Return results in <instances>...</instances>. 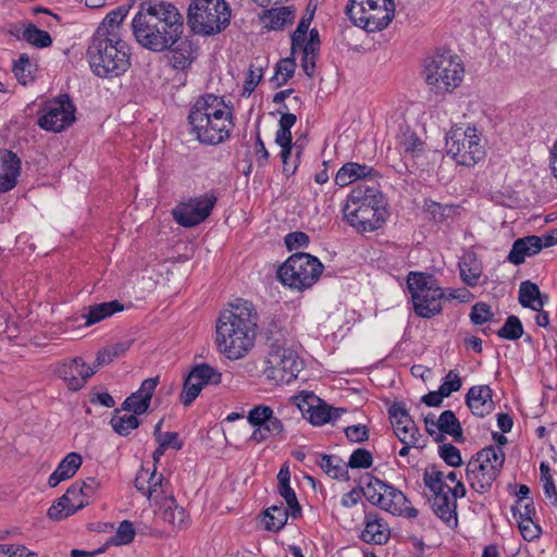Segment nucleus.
<instances>
[{
	"label": "nucleus",
	"mask_w": 557,
	"mask_h": 557,
	"mask_svg": "<svg viewBox=\"0 0 557 557\" xmlns=\"http://www.w3.org/2000/svg\"><path fill=\"white\" fill-rule=\"evenodd\" d=\"M131 27L135 40L143 48L162 52L173 47L182 37L184 20L173 3L150 0L140 4Z\"/></svg>",
	"instance_id": "nucleus-1"
},
{
	"label": "nucleus",
	"mask_w": 557,
	"mask_h": 557,
	"mask_svg": "<svg viewBox=\"0 0 557 557\" xmlns=\"http://www.w3.org/2000/svg\"><path fill=\"white\" fill-rule=\"evenodd\" d=\"M258 313L253 305L238 299L231 309L220 313L216 322L218 350L231 360L245 357L253 347Z\"/></svg>",
	"instance_id": "nucleus-2"
},
{
	"label": "nucleus",
	"mask_w": 557,
	"mask_h": 557,
	"mask_svg": "<svg viewBox=\"0 0 557 557\" xmlns=\"http://www.w3.org/2000/svg\"><path fill=\"white\" fill-rule=\"evenodd\" d=\"M190 134L205 145H219L230 136L233 127L232 110L223 98L213 94L200 96L189 110Z\"/></svg>",
	"instance_id": "nucleus-3"
},
{
	"label": "nucleus",
	"mask_w": 557,
	"mask_h": 557,
	"mask_svg": "<svg viewBox=\"0 0 557 557\" xmlns=\"http://www.w3.org/2000/svg\"><path fill=\"white\" fill-rule=\"evenodd\" d=\"M347 223L359 233L382 227L387 218L386 201L377 182L358 183L350 191L343 209Z\"/></svg>",
	"instance_id": "nucleus-4"
},
{
	"label": "nucleus",
	"mask_w": 557,
	"mask_h": 557,
	"mask_svg": "<svg viewBox=\"0 0 557 557\" xmlns=\"http://www.w3.org/2000/svg\"><path fill=\"white\" fill-rule=\"evenodd\" d=\"M92 72L99 77H117L129 67V47L121 37L94 36L87 50Z\"/></svg>",
	"instance_id": "nucleus-5"
},
{
	"label": "nucleus",
	"mask_w": 557,
	"mask_h": 557,
	"mask_svg": "<svg viewBox=\"0 0 557 557\" xmlns=\"http://www.w3.org/2000/svg\"><path fill=\"white\" fill-rule=\"evenodd\" d=\"M407 286L411 295L414 312L423 319H431L440 314L443 310L442 304L444 299L458 297L454 293L446 296L444 290L437 285L434 276L422 272H410L407 277Z\"/></svg>",
	"instance_id": "nucleus-6"
},
{
	"label": "nucleus",
	"mask_w": 557,
	"mask_h": 557,
	"mask_svg": "<svg viewBox=\"0 0 557 557\" xmlns=\"http://www.w3.org/2000/svg\"><path fill=\"white\" fill-rule=\"evenodd\" d=\"M231 20V8L225 0H193L187 22L193 32L213 35L225 29Z\"/></svg>",
	"instance_id": "nucleus-7"
},
{
	"label": "nucleus",
	"mask_w": 557,
	"mask_h": 557,
	"mask_svg": "<svg viewBox=\"0 0 557 557\" xmlns=\"http://www.w3.org/2000/svg\"><path fill=\"white\" fill-rule=\"evenodd\" d=\"M324 265L314 256L306 252L292 255L278 267V281L292 289L304 290L312 287L322 274Z\"/></svg>",
	"instance_id": "nucleus-8"
},
{
	"label": "nucleus",
	"mask_w": 557,
	"mask_h": 557,
	"mask_svg": "<svg viewBox=\"0 0 557 557\" xmlns=\"http://www.w3.org/2000/svg\"><path fill=\"white\" fill-rule=\"evenodd\" d=\"M360 491L361 495H363L371 504L376 505L386 511L401 515L410 519L418 517V509L411 506L410 500L400 490L375 476H370L366 486L361 487Z\"/></svg>",
	"instance_id": "nucleus-9"
},
{
	"label": "nucleus",
	"mask_w": 557,
	"mask_h": 557,
	"mask_svg": "<svg viewBox=\"0 0 557 557\" xmlns=\"http://www.w3.org/2000/svg\"><path fill=\"white\" fill-rule=\"evenodd\" d=\"M425 82L438 91H450L462 81L463 67L450 51L436 52L424 69Z\"/></svg>",
	"instance_id": "nucleus-10"
},
{
	"label": "nucleus",
	"mask_w": 557,
	"mask_h": 557,
	"mask_svg": "<svg viewBox=\"0 0 557 557\" xmlns=\"http://www.w3.org/2000/svg\"><path fill=\"white\" fill-rule=\"evenodd\" d=\"M446 147L455 161L466 166L474 165L485 154L484 144L472 126L453 128L446 138Z\"/></svg>",
	"instance_id": "nucleus-11"
},
{
	"label": "nucleus",
	"mask_w": 557,
	"mask_h": 557,
	"mask_svg": "<svg viewBox=\"0 0 557 557\" xmlns=\"http://www.w3.org/2000/svg\"><path fill=\"white\" fill-rule=\"evenodd\" d=\"M423 481L433 495L434 513L447 525H457V502L449 496V491H445L447 484L444 481L443 472L435 468L425 470Z\"/></svg>",
	"instance_id": "nucleus-12"
},
{
	"label": "nucleus",
	"mask_w": 557,
	"mask_h": 557,
	"mask_svg": "<svg viewBox=\"0 0 557 557\" xmlns=\"http://www.w3.org/2000/svg\"><path fill=\"white\" fill-rule=\"evenodd\" d=\"M216 201L218 197L213 191L190 197L172 210L173 219L184 227L197 226L210 216Z\"/></svg>",
	"instance_id": "nucleus-13"
},
{
	"label": "nucleus",
	"mask_w": 557,
	"mask_h": 557,
	"mask_svg": "<svg viewBox=\"0 0 557 557\" xmlns=\"http://www.w3.org/2000/svg\"><path fill=\"white\" fill-rule=\"evenodd\" d=\"M75 111L70 96L60 95L46 103L44 114L38 119V125L49 132H62L74 123Z\"/></svg>",
	"instance_id": "nucleus-14"
},
{
	"label": "nucleus",
	"mask_w": 557,
	"mask_h": 557,
	"mask_svg": "<svg viewBox=\"0 0 557 557\" xmlns=\"http://www.w3.org/2000/svg\"><path fill=\"white\" fill-rule=\"evenodd\" d=\"M222 382V373L208 363L195 366L184 380L180 395L181 403L188 407L199 396L206 385H219Z\"/></svg>",
	"instance_id": "nucleus-15"
},
{
	"label": "nucleus",
	"mask_w": 557,
	"mask_h": 557,
	"mask_svg": "<svg viewBox=\"0 0 557 557\" xmlns=\"http://www.w3.org/2000/svg\"><path fill=\"white\" fill-rule=\"evenodd\" d=\"M267 363L275 375H280L281 381L286 382L297 376L301 364L294 349L278 345L277 343L270 344Z\"/></svg>",
	"instance_id": "nucleus-16"
},
{
	"label": "nucleus",
	"mask_w": 557,
	"mask_h": 557,
	"mask_svg": "<svg viewBox=\"0 0 557 557\" xmlns=\"http://www.w3.org/2000/svg\"><path fill=\"white\" fill-rule=\"evenodd\" d=\"M298 408L304 417H307L313 425H323L327 422H333L345 411L343 408H335L327 405L313 393L302 395Z\"/></svg>",
	"instance_id": "nucleus-17"
},
{
	"label": "nucleus",
	"mask_w": 557,
	"mask_h": 557,
	"mask_svg": "<svg viewBox=\"0 0 557 557\" xmlns=\"http://www.w3.org/2000/svg\"><path fill=\"white\" fill-rule=\"evenodd\" d=\"M55 373L65 382L69 389L75 392L85 386L87 380L96 373V369L87 366L82 357H75L60 363Z\"/></svg>",
	"instance_id": "nucleus-18"
},
{
	"label": "nucleus",
	"mask_w": 557,
	"mask_h": 557,
	"mask_svg": "<svg viewBox=\"0 0 557 557\" xmlns=\"http://www.w3.org/2000/svg\"><path fill=\"white\" fill-rule=\"evenodd\" d=\"M394 433L403 444H418L421 434L405 406L394 403L388 408Z\"/></svg>",
	"instance_id": "nucleus-19"
},
{
	"label": "nucleus",
	"mask_w": 557,
	"mask_h": 557,
	"mask_svg": "<svg viewBox=\"0 0 557 557\" xmlns=\"http://www.w3.org/2000/svg\"><path fill=\"white\" fill-rule=\"evenodd\" d=\"M82 487L74 482L63 496L58 498L48 509V517L52 520H62L88 506Z\"/></svg>",
	"instance_id": "nucleus-20"
},
{
	"label": "nucleus",
	"mask_w": 557,
	"mask_h": 557,
	"mask_svg": "<svg viewBox=\"0 0 557 557\" xmlns=\"http://www.w3.org/2000/svg\"><path fill=\"white\" fill-rule=\"evenodd\" d=\"M505 462V453L500 447L488 446L475 454L468 465L466 470H473L474 472H484L490 474L495 472V478H498Z\"/></svg>",
	"instance_id": "nucleus-21"
},
{
	"label": "nucleus",
	"mask_w": 557,
	"mask_h": 557,
	"mask_svg": "<svg viewBox=\"0 0 557 557\" xmlns=\"http://www.w3.org/2000/svg\"><path fill=\"white\" fill-rule=\"evenodd\" d=\"M252 426L260 425L270 437L282 438L284 434L283 422L274 416L273 409L265 405L255 406L247 416Z\"/></svg>",
	"instance_id": "nucleus-22"
},
{
	"label": "nucleus",
	"mask_w": 557,
	"mask_h": 557,
	"mask_svg": "<svg viewBox=\"0 0 557 557\" xmlns=\"http://www.w3.org/2000/svg\"><path fill=\"white\" fill-rule=\"evenodd\" d=\"M379 176L376 170L367 164H360L357 162L345 163L336 173L335 183L345 187L349 184L360 181L359 183L372 184L376 182Z\"/></svg>",
	"instance_id": "nucleus-23"
},
{
	"label": "nucleus",
	"mask_w": 557,
	"mask_h": 557,
	"mask_svg": "<svg viewBox=\"0 0 557 557\" xmlns=\"http://www.w3.org/2000/svg\"><path fill=\"white\" fill-rule=\"evenodd\" d=\"M466 404L476 417L490 414L495 409L492 388L488 385L470 387L466 395Z\"/></svg>",
	"instance_id": "nucleus-24"
},
{
	"label": "nucleus",
	"mask_w": 557,
	"mask_h": 557,
	"mask_svg": "<svg viewBox=\"0 0 557 557\" xmlns=\"http://www.w3.org/2000/svg\"><path fill=\"white\" fill-rule=\"evenodd\" d=\"M395 13L394 0L391 3H382L374 8L373 11L369 12L366 17L357 16L358 23L356 26L362 29L373 33L386 28L392 22Z\"/></svg>",
	"instance_id": "nucleus-25"
},
{
	"label": "nucleus",
	"mask_w": 557,
	"mask_h": 557,
	"mask_svg": "<svg viewBox=\"0 0 557 557\" xmlns=\"http://www.w3.org/2000/svg\"><path fill=\"white\" fill-rule=\"evenodd\" d=\"M396 149L405 160L419 158L425 149V144L407 125H401L396 135Z\"/></svg>",
	"instance_id": "nucleus-26"
},
{
	"label": "nucleus",
	"mask_w": 557,
	"mask_h": 557,
	"mask_svg": "<svg viewBox=\"0 0 557 557\" xmlns=\"http://www.w3.org/2000/svg\"><path fill=\"white\" fill-rule=\"evenodd\" d=\"M0 193L11 190L21 171V160L10 150H3L0 158Z\"/></svg>",
	"instance_id": "nucleus-27"
},
{
	"label": "nucleus",
	"mask_w": 557,
	"mask_h": 557,
	"mask_svg": "<svg viewBox=\"0 0 557 557\" xmlns=\"http://www.w3.org/2000/svg\"><path fill=\"white\" fill-rule=\"evenodd\" d=\"M543 248V240L540 236L530 235L518 238L513 242L511 250L507 257L508 261L515 265H520L527 257L539 253Z\"/></svg>",
	"instance_id": "nucleus-28"
},
{
	"label": "nucleus",
	"mask_w": 557,
	"mask_h": 557,
	"mask_svg": "<svg viewBox=\"0 0 557 557\" xmlns=\"http://www.w3.org/2000/svg\"><path fill=\"white\" fill-rule=\"evenodd\" d=\"M294 7L267 9L259 14L263 28L268 30H283L286 25H290L294 22Z\"/></svg>",
	"instance_id": "nucleus-29"
},
{
	"label": "nucleus",
	"mask_w": 557,
	"mask_h": 557,
	"mask_svg": "<svg viewBox=\"0 0 557 557\" xmlns=\"http://www.w3.org/2000/svg\"><path fill=\"white\" fill-rule=\"evenodd\" d=\"M364 530L360 539L364 543L382 545L388 540V529L377 513L367 512L364 516Z\"/></svg>",
	"instance_id": "nucleus-30"
},
{
	"label": "nucleus",
	"mask_w": 557,
	"mask_h": 557,
	"mask_svg": "<svg viewBox=\"0 0 557 557\" xmlns=\"http://www.w3.org/2000/svg\"><path fill=\"white\" fill-rule=\"evenodd\" d=\"M83 462L82 456L78 453H69L58 465L57 469L50 474L48 484L50 487H55L62 481L71 479L75 475Z\"/></svg>",
	"instance_id": "nucleus-31"
},
{
	"label": "nucleus",
	"mask_w": 557,
	"mask_h": 557,
	"mask_svg": "<svg viewBox=\"0 0 557 557\" xmlns=\"http://www.w3.org/2000/svg\"><path fill=\"white\" fill-rule=\"evenodd\" d=\"M290 472L287 466L281 468L277 474V491L285 499L290 517L297 519L301 516V507L297 500L295 491L289 485Z\"/></svg>",
	"instance_id": "nucleus-32"
},
{
	"label": "nucleus",
	"mask_w": 557,
	"mask_h": 557,
	"mask_svg": "<svg viewBox=\"0 0 557 557\" xmlns=\"http://www.w3.org/2000/svg\"><path fill=\"white\" fill-rule=\"evenodd\" d=\"M170 63L175 70H184L188 67L195 59L197 47L188 39H178L171 48Z\"/></svg>",
	"instance_id": "nucleus-33"
},
{
	"label": "nucleus",
	"mask_w": 557,
	"mask_h": 557,
	"mask_svg": "<svg viewBox=\"0 0 557 557\" xmlns=\"http://www.w3.org/2000/svg\"><path fill=\"white\" fill-rule=\"evenodd\" d=\"M518 300L522 307L540 311L548 300V296L542 295L535 283L523 281L519 286Z\"/></svg>",
	"instance_id": "nucleus-34"
},
{
	"label": "nucleus",
	"mask_w": 557,
	"mask_h": 557,
	"mask_svg": "<svg viewBox=\"0 0 557 557\" xmlns=\"http://www.w3.org/2000/svg\"><path fill=\"white\" fill-rule=\"evenodd\" d=\"M128 13V8L122 5L107 14L102 23L98 26L94 36L97 37H121L120 27Z\"/></svg>",
	"instance_id": "nucleus-35"
},
{
	"label": "nucleus",
	"mask_w": 557,
	"mask_h": 557,
	"mask_svg": "<svg viewBox=\"0 0 557 557\" xmlns=\"http://www.w3.org/2000/svg\"><path fill=\"white\" fill-rule=\"evenodd\" d=\"M460 277L465 284L474 287L482 275V263L475 253H466L459 261Z\"/></svg>",
	"instance_id": "nucleus-36"
},
{
	"label": "nucleus",
	"mask_w": 557,
	"mask_h": 557,
	"mask_svg": "<svg viewBox=\"0 0 557 557\" xmlns=\"http://www.w3.org/2000/svg\"><path fill=\"white\" fill-rule=\"evenodd\" d=\"M123 309V305L117 300L91 305L88 307L87 313L83 315L86 319L85 326L98 323Z\"/></svg>",
	"instance_id": "nucleus-37"
},
{
	"label": "nucleus",
	"mask_w": 557,
	"mask_h": 557,
	"mask_svg": "<svg viewBox=\"0 0 557 557\" xmlns=\"http://www.w3.org/2000/svg\"><path fill=\"white\" fill-rule=\"evenodd\" d=\"M122 411H124L122 407L114 410L110 425L119 435L127 436L140 425V420L134 413H122Z\"/></svg>",
	"instance_id": "nucleus-38"
},
{
	"label": "nucleus",
	"mask_w": 557,
	"mask_h": 557,
	"mask_svg": "<svg viewBox=\"0 0 557 557\" xmlns=\"http://www.w3.org/2000/svg\"><path fill=\"white\" fill-rule=\"evenodd\" d=\"M436 429L454 437L457 443L463 442L462 428L454 411L445 410L436 421Z\"/></svg>",
	"instance_id": "nucleus-39"
},
{
	"label": "nucleus",
	"mask_w": 557,
	"mask_h": 557,
	"mask_svg": "<svg viewBox=\"0 0 557 557\" xmlns=\"http://www.w3.org/2000/svg\"><path fill=\"white\" fill-rule=\"evenodd\" d=\"M289 510L283 504L271 506L264 511V528L268 531L278 532L287 522Z\"/></svg>",
	"instance_id": "nucleus-40"
},
{
	"label": "nucleus",
	"mask_w": 557,
	"mask_h": 557,
	"mask_svg": "<svg viewBox=\"0 0 557 557\" xmlns=\"http://www.w3.org/2000/svg\"><path fill=\"white\" fill-rule=\"evenodd\" d=\"M320 468L333 479H348L347 463L338 456L320 455Z\"/></svg>",
	"instance_id": "nucleus-41"
},
{
	"label": "nucleus",
	"mask_w": 557,
	"mask_h": 557,
	"mask_svg": "<svg viewBox=\"0 0 557 557\" xmlns=\"http://www.w3.org/2000/svg\"><path fill=\"white\" fill-rule=\"evenodd\" d=\"M381 2L386 3V0H349L346 7V14L356 25L358 23L357 16L366 17L374 8L381 5ZM388 3H391V0H387Z\"/></svg>",
	"instance_id": "nucleus-42"
},
{
	"label": "nucleus",
	"mask_w": 557,
	"mask_h": 557,
	"mask_svg": "<svg viewBox=\"0 0 557 557\" xmlns=\"http://www.w3.org/2000/svg\"><path fill=\"white\" fill-rule=\"evenodd\" d=\"M466 479L473 491L479 494H484L492 488L497 478H495L494 471L490 474H485L484 472L478 473L473 470H466Z\"/></svg>",
	"instance_id": "nucleus-43"
},
{
	"label": "nucleus",
	"mask_w": 557,
	"mask_h": 557,
	"mask_svg": "<svg viewBox=\"0 0 557 557\" xmlns=\"http://www.w3.org/2000/svg\"><path fill=\"white\" fill-rule=\"evenodd\" d=\"M22 38L36 48H47L52 44L50 34L38 28L34 24H29L27 27H25L22 34Z\"/></svg>",
	"instance_id": "nucleus-44"
},
{
	"label": "nucleus",
	"mask_w": 557,
	"mask_h": 557,
	"mask_svg": "<svg viewBox=\"0 0 557 557\" xmlns=\"http://www.w3.org/2000/svg\"><path fill=\"white\" fill-rule=\"evenodd\" d=\"M296 69V62L293 58L282 59L275 67V73L271 78L275 87L285 85L288 79L294 75Z\"/></svg>",
	"instance_id": "nucleus-45"
},
{
	"label": "nucleus",
	"mask_w": 557,
	"mask_h": 557,
	"mask_svg": "<svg viewBox=\"0 0 557 557\" xmlns=\"http://www.w3.org/2000/svg\"><path fill=\"white\" fill-rule=\"evenodd\" d=\"M500 338L517 341L523 335V325L517 315H509L504 325L497 331Z\"/></svg>",
	"instance_id": "nucleus-46"
},
{
	"label": "nucleus",
	"mask_w": 557,
	"mask_h": 557,
	"mask_svg": "<svg viewBox=\"0 0 557 557\" xmlns=\"http://www.w3.org/2000/svg\"><path fill=\"white\" fill-rule=\"evenodd\" d=\"M301 154V148L295 145L282 147L281 159L283 162V171L287 175L294 174Z\"/></svg>",
	"instance_id": "nucleus-47"
},
{
	"label": "nucleus",
	"mask_w": 557,
	"mask_h": 557,
	"mask_svg": "<svg viewBox=\"0 0 557 557\" xmlns=\"http://www.w3.org/2000/svg\"><path fill=\"white\" fill-rule=\"evenodd\" d=\"M12 71L16 79L22 85H26L28 82L33 81L32 64L28 55L25 53L21 54L20 58L14 62Z\"/></svg>",
	"instance_id": "nucleus-48"
},
{
	"label": "nucleus",
	"mask_w": 557,
	"mask_h": 557,
	"mask_svg": "<svg viewBox=\"0 0 557 557\" xmlns=\"http://www.w3.org/2000/svg\"><path fill=\"white\" fill-rule=\"evenodd\" d=\"M150 407V401L139 396L136 392L131 394L122 404L124 411H129L136 416H140Z\"/></svg>",
	"instance_id": "nucleus-49"
},
{
	"label": "nucleus",
	"mask_w": 557,
	"mask_h": 557,
	"mask_svg": "<svg viewBox=\"0 0 557 557\" xmlns=\"http://www.w3.org/2000/svg\"><path fill=\"white\" fill-rule=\"evenodd\" d=\"M135 536V529L131 521L124 520L120 523L115 535L110 539L109 544L127 545L133 542Z\"/></svg>",
	"instance_id": "nucleus-50"
},
{
	"label": "nucleus",
	"mask_w": 557,
	"mask_h": 557,
	"mask_svg": "<svg viewBox=\"0 0 557 557\" xmlns=\"http://www.w3.org/2000/svg\"><path fill=\"white\" fill-rule=\"evenodd\" d=\"M494 317L492 308L488 304L480 301L472 306L470 312V321L474 325H482L490 322Z\"/></svg>",
	"instance_id": "nucleus-51"
},
{
	"label": "nucleus",
	"mask_w": 557,
	"mask_h": 557,
	"mask_svg": "<svg viewBox=\"0 0 557 557\" xmlns=\"http://www.w3.org/2000/svg\"><path fill=\"white\" fill-rule=\"evenodd\" d=\"M372 463V454L364 448H357L350 455L347 467L351 469H368Z\"/></svg>",
	"instance_id": "nucleus-52"
},
{
	"label": "nucleus",
	"mask_w": 557,
	"mask_h": 557,
	"mask_svg": "<svg viewBox=\"0 0 557 557\" xmlns=\"http://www.w3.org/2000/svg\"><path fill=\"white\" fill-rule=\"evenodd\" d=\"M163 480V475L161 473H157V467H153V470L149 474V479L147 481L146 496L149 499L153 496H159L160 494L165 493Z\"/></svg>",
	"instance_id": "nucleus-53"
},
{
	"label": "nucleus",
	"mask_w": 557,
	"mask_h": 557,
	"mask_svg": "<svg viewBox=\"0 0 557 557\" xmlns=\"http://www.w3.org/2000/svg\"><path fill=\"white\" fill-rule=\"evenodd\" d=\"M438 454L450 467H459L462 462L460 450L451 444H444L440 446Z\"/></svg>",
	"instance_id": "nucleus-54"
},
{
	"label": "nucleus",
	"mask_w": 557,
	"mask_h": 557,
	"mask_svg": "<svg viewBox=\"0 0 557 557\" xmlns=\"http://www.w3.org/2000/svg\"><path fill=\"white\" fill-rule=\"evenodd\" d=\"M462 382L459 377L458 373L454 370H450L445 377V381L441 384V395L448 397L451 393L457 392L461 388Z\"/></svg>",
	"instance_id": "nucleus-55"
},
{
	"label": "nucleus",
	"mask_w": 557,
	"mask_h": 557,
	"mask_svg": "<svg viewBox=\"0 0 557 557\" xmlns=\"http://www.w3.org/2000/svg\"><path fill=\"white\" fill-rule=\"evenodd\" d=\"M309 242V236L300 231L289 233L285 236V245L289 251L307 247Z\"/></svg>",
	"instance_id": "nucleus-56"
},
{
	"label": "nucleus",
	"mask_w": 557,
	"mask_h": 557,
	"mask_svg": "<svg viewBox=\"0 0 557 557\" xmlns=\"http://www.w3.org/2000/svg\"><path fill=\"white\" fill-rule=\"evenodd\" d=\"M345 435L352 443H362L369 438V430L363 424H356L345 428Z\"/></svg>",
	"instance_id": "nucleus-57"
},
{
	"label": "nucleus",
	"mask_w": 557,
	"mask_h": 557,
	"mask_svg": "<svg viewBox=\"0 0 557 557\" xmlns=\"http://www.w3.org/2000/svg\"><path fill=\"white\" fill-rule=\"evenodd\" d=\"M0 557H34V553L22 545L0 544Z\"/></svg>",
	"instance_id": "nucleus-58"
},
{
	"label": "nucleus",
	"mask_w": 557,
	"mask_h": 557,
	"mask_svg": "<svg viewBox=\"0 0 557 557\" xmlns=\"http://www.w3.org/2000/svg\"><path fill=\"white\" fill-rule=\"evenodd\" d=\"M76 483L79 487H82V492H84L83 496H85L88 505L96 495L97 491L101 487L100 481L92 476H89L84 481H76Z\"/></svg>",
	"instance_id": "nucleus-59"
},
{
	"label": "nucleus",
	"mask_w": 557,
	"mask_h": 557,
	"mask_svg": "<svg viewBox=\"0 0 557 557\" xmlns=\"http://www.w3.org/2000/svg\"><path fill=\"white\" fill-rule=\"evenodd\" d=\"M320 49V38L319 32L315 28H312L309 32V39H306V42L301 47L302 53L306 54H317Z\"/></svg>",
	"instance_id": "nucleus-60"
},
{
	"label": "nucleus",
	"mask_w": 557,
	"mask_h": 557,
	"mask_svg": "<svg viewBox=\"0 0 557 557\" xmlns=\"http://www.w3.org/2000/svg\"><path fill=\"white\" fill-rule=\"evenodd\" d=\"M158 383L159 376L146 379L143 381L140 388L136 393L151 403V398Z\"/></svg>",
	"instance_id": "nucleus-61"
},
{
	"label": "nucleus",
	"mask_w": 557,
	"mask_h": 557,
	"mask_svg": "<svg viewBox=\"0 0 557 557\" xmlns=\"http://www.w3.org/2000/svg\"><path fill=\"white\" fill-rule=\"evenodd\" d=\"M164 519L173 525L182 528L185 523L186 512L184 508L176 506L174 509L165 510Z\"/></svg>",
	"instance_id": "nucleus-62"
},
{
	"label": "nucleus",
	"mask_w": 557,
	"mask_h": 557,
	"mask_svg": "<svg viewBox=\"0 0 557 557\" xmlns=\"http://www.w3.org/2000/svg\"><path fill=\"white\" fill-rule=\"evenodd\" d=\"M518 522H519V530L524 540L532 541L540 536L542 531L537 524H534L533 522L528 523L524 520L518 521Z\"/></svg>",
	"instance_id": "nucleus-63"
},
{
	"label": "nucleus",
	"mask_w": 557,
	"mask_h": 557,
	"mask_svg": "<svg viewBox=\"0 0 557 557\" xmlns=\"http://www.w3.org/2000/svg\"><path fill=\"white\" fill-rule=\"evenodd\" d=\"M158 443H161L162 447H171L177 450L183 447V442L180 440L177 432H165Z\"/></svg>",
	"instance_id": "nucleus-64"
}]
</instances>
